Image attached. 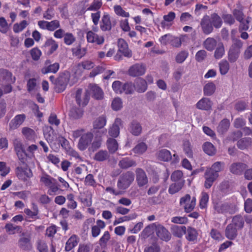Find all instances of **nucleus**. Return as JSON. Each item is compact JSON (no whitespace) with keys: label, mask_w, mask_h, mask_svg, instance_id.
<instances>
[{"label":"nucleus","mask_w":252,"mask_h":252,"mask_svg":"<svg viewBox=\"0 0 252 252\" xmlns=\"http://www.w3.org/2000/svg\"><path fill=\"white\" fill-rule=\"evenodd\" d=\"M157 224L153 223L150 224L143 230L141 233V237L145 239L152 235L154 233V231L156 230Z\"/></svg>","instance_id":"cd10ccee"},{"label":"nucleus","mask_w":252,"mask_h":252,"mask_svg":"<svg viewBox=\"0 0 252 252\" xmlns=\"http://www.w3.org/2000/svg\"><path fill=\"white\" fill-rule=\"evenodd\" d=\"M118 52L122 53L125 57L129 58L131 57V52L129 50L128 45L123 39H119L118 42Z\"/></svg>","instance_id":"2eb2a0df"},{"label":"nucleus","mask_w":252,"mask_h":252,"mask_svg":"<svg viewBox=\"0 0 252 252\" xmlns=\"http://www.w3.org/2000/svg\"><path fill=\"white\" fill-rule=\"evenodd\" d=\"M135 165V161L127 158H123L119 163V166L123 169H127Z\"/></svg>","instance_id":"e433bc0d"},{"label":"nucleus","mask_w":252,"mask_h":252,"mask_svg":"<svg viewBox=\"0 0 252 252\" xmlns=\"http://www.w3.org/2000/svg\"><path fill=\"white\" fill-rule=\"evenodd\" d=\"M175 18V13L174 12H169L167 15L163 16V21L161 22V26L165 28L167 26L172 25V22Z\"/></svg>","instance_id":"7c9ffc66"},{"label":"nucleus","mask_w":252,"mask_h":252,"mask_svg":"<svg viewBox=\"0 0 252 252\" xmlns=\"http://www.w3.org/2000/svg\"><path fill=\"white\" fill-rule=\"evenodd\" d=\"M203 150L209 156L213 155L216 152V149L214 145L210 142H206L204 144Z\"/></svg>","instance_id":"3c124183"},{"label":"nucleus","mask_w":252,"mask_h":252,"mask_svg":"<svg viewBox=\"0 0 252 252\" xmlns=\"http://www.w3.org/2000/svg\"><path fill=\"white\" fill-rule=\"evenodd\" d=\"M216 86L213 82L206 84L204 87V93L206 95H211L215 91Z\"/></svg>","instance_id":"79ce46f5"},{"label":"nucleus","mask_w":252,"mask_h":252,"mask_svg":"<svg viewBox=\"0 0 252 252\" xmlns=\"http://www.w3.org/2000/svg\"><path fill=\"white\" fill-rule=\"evenodd\" d=\"M224 167L223 163L220 162H216L214 163L212 167L210 168L209 173H216L221 172Z\"/></svg>","instance_id":"8fccbe9b"},{"label":"nucleus","mask_w":252,"mask_h":252,"mask_svg":"<svg viewBox=\"0 0 252 252\" xmlns=\"http://www.w3.org/2000/svg\"><path fill=\"white\" fill-rule=\"evenodd\" d=\"M0 80L4 85V83H14L15 81V78L13 77L12 74L8 70L0 69Z\"/></svg>","instance_id":"4468645a"},{"label":"nucleus","mask_w":252,"mask_h":252,"mask_svg":"<svg viewBox=\"0 0 252 252\" xmlns=\"http://www.w3.org/2000/svg\"><path fill=\"white\" fill-rule=\"evenodd\" d=\"M124 84L119 81H114L112 85L113 91L117 94L123 93V88Z\"/></svg>","instance_id":"680f3d73"},{"label":"nucleus","mask_w":252,"mask_h":252,"mask_svg":"<svg viewBox=\"0 0 252 252\" xmlns=\"http://www.w3.org/2000/svg\"><path fill=\"white\" fill-rule=\"evenodd\" d=\"M50 63L51 62L49 60L46 61L45 63V66L41 70L43 74H45L49 73H56L59 70L60 68L59 63H55L52 64Z\"/></svg>","instance_id":"9b49d317"},{"label":"nucleus","mask_w":252,"mask_h":252,"mask_svg":"<svg viewBox=\"0 0 252 252\" xmlns=\"http://www.w3.org/2000/svg\"><path fill=\"white\" fill-rule=\"evenodd\" d=\"M224 48L223 44L221 43H219L215 50L214 57L216 59L221 58L224 54Z\"/></svg>","instance_id":"5fc2aeb1"},{"label":"nucleus","mask_w":252,"mask_h":252,"mask_svg":"<svg viewBox=\"0 0 252 252\" xmlns=\"http://www.w3.org/2000/svg\"><path fill=\"white\" fill-rule=\"evenodd\" d=\"M14 150L20 159H22L26 154V150L21 140L15 139L13 142Z\"/></svg>","instance_id":"f3484780"},{"label":"nucleus","mask_w":252,"mask_h":252,"mask_svg":"<svg viewBox=\"0 0 252 252\" xmlns=\"http://www.w3.org/2000/svg\"><path fill=\"white\" fill-rule=\"evenodd\" d=\"M22 133L24 137L29 141H34L37 138V134L32 129L24 127L22 129Z\"/></svg>","instance_id":"6ab92c4d"},{"label":"nucleus","mask_w":252,"mask_h":252,"mask_svg":"<svg viewBox=\"0 0 252 252\" xmlns=\"http://www.w3.org/2000/svg\"><path fill=\"white\" fill-rule=\"evenodd\" d=\"M76 100L80 106H86L89 100L88 90L83 93L81 89H78L76 93Z\"/></svg>","instance_id":"423d86ee"},{"label":"nucleus","mask_w":252,"mask_h":252,"mask_svg":"<svg viewBox=\"0 0 252 252\" xmlns=\"http://www.w3.org/2000/svg\"><path fill=\"white\" fill-rule=\"evenodd\" d=\"M134 88L138 92L143 93L147 90V83L145 80L139 78L135 82Z\"/></svg>","instance_id":"72a5a7b5"},{"label":"nucleus","mask_w":252,"mask_h":252,"mask_svg":"<svg viewBox=\"0 0 252 252\" xmlns=\"http://www.w3.org/2000/svg\"><path fill=\"white\" fill-rule=\"evenodd\" d=\"M179 183H174L171 184L168 189V192L171 194H175L178 192L183 187L184 184V182L180 180Z\"/></svg>","instance_id":"ea45409f"},{"label":"nucleus","mask_w":252,"mask_h":252,"mask_svg":"<svg viewBox=\"0 0 252 252\" xmlns=\"http://www.w3.org/2000/svg\"><path fill=\"white\" fill-rule=\"evenodd\" d=\"M133 180L134 177L132 174H123L118 181V187L121 189H126L129 186Z\"/></svg>","instance_id":"6e6552de"},{"label":"nucleus","mask_w":252,"mask_h":252,"mask_svg":"<svg viewBox=\"0 0 252 252\" xmlns=\"http://www.w3.org/2000/svg\"><path fill=\"white\" fill-rule=\"evenodd\" d=\"M212 102L208 98L203 97L196 104V107L200 110H209L211 109Z\"/></svg>","instance_id":"4be33fe9"},{"label":"nucleus","mask_w":252,"mask_h":252,"mask_svg":"<svg viewBox=\"0 0 252 252\" xmlns=\"http://www.w3.org/2000/svg\"><path fill=\"white\" fill-rule=\"evenodd\" d=\"M204 48L209 51H213L217 46V41L213 38H207L203 43Z\"/></svg>","instance_id":"58836bf2"},{"label":"nucleus","mask_w":252,"mask_h":252,"mask_svg":"<svg viewBox=\"0 0 252 252\" xmlns=\"http://www.w3.org/2000/svg\"><path fill=\"white\" fill-rule=\"evenodd\" d=\"M85 132V129L84 128H78L71 131L70 136L72 138L75 140L79 137H81L82 135H84Z\"/></svg>","instance_id":"0e129e2a"},{"label":"nucleus","mask_w":252,"mask_h":252,"mask_svg":"<svg viewBox=\"0 0 252 252\" xmlns=\"http://www.w3.org/2000/svg\"><path fill=\"white\" fill-rule=\"evenodd\" d=\"M210 19L212 25L216 28H220L221 26L222 20L217 14L213 13L212 14Z\"/></svg>","instance_id":"37998d69"},{"label":"nucleus","mask_w":252,"mask_h":252,"mask_svg":"<svg viewBox=\"0 0 252 252\" xmlns=\"http://www.w3.org/2000/svg\"><path fill=\"white\" fill-rule=\"evenodd\" d=\"M106 124V119L104 116H101L96 119L93 122L94 129H101Z\"/></svg>","instance_id":"f704fd0d"},{"label":"nucleus","mask_w":252,"mask_h":252,"mask_svg":"<svg viewBox=\"0 0 252 252\" xmlns=\"http://www.w3.org/2000/svg\"><path fill=\"white\" fill-rule=\"evenodd\" d=\"M79 242V238L76 235H72L67 241L65 244V250L69 252L76 247Z\"/></svg>","instance_id":"393cba45"},{"label":"nucleus","mask_w":252,"mask_h":252,"mask_svg":"<svg viewBox=\"0 0 252 252\" xmlns=\"http://www.w3.org/2000/svg\"><path fill=\"white\" fill-rule=\"evenodd\" d=\"M111 106L114 110L118 111L120 110L123 107L122 99L119 97L115 98L112 102Z\"/></svg>","instance_id":"bf43d9fd"},{"label":"nucleus","mask_w":252,"mask_h":252,"mask_svg":"<svg viewBox=\"0 0 252 252\" xmlns=\"http://www.w3.org/2000/svg\"><path fill=\"white\" fill-rule=\"evenodd\" d=\"M101 144V139L100 138L95 139L94 141H92L90 146L89 148V151L94 152L98 149Z\"/></svg>","instance_id":"774afa93"},{"label":"nucleus","mask_w":252,"mask_h":252,"mask_svg":"<svg viewBox=\"0 0 252 252\" xmlns=\"http://www.w3.org/2000/svg\"><path fill=\"white\" fill-rule=\"evenodd\" d=\"M230 123L228 120L223 119L220 123L218 127V131L220 133L226 131L229 127Z\"/></svg>","instance_id":"c03bdc74"},{"label":"nucleus","mask_w":252,"mask_h":252,"mask_svg":"<svg viewBox=\"0 0 252 252\" xmlns=\"http://www.w3.org/2000/svg\"><path fill=\"white\" fill-rule=\"evenodd\" d=\"M81 202L84 205L90 207L92 204V193L87 191L81 195L80 197Z\"/></svg>","instance_id":"473e14b6"},{"label":"nucleus","mask_w":252,"mask_h":252,"mask_svg":"<svg viewBox=\"0 0 252 252\" xmlns=\"http://www.w3.org/2000/svg\"><path fill=\"white\" fill-rule=\"evenodd\" d=\"M73 54L78 58H82L85 55L87 52L86 48H81L80 46H77L72 49Z\"/></svg>","instance_id":"4d7b16f0"},{"label":"nucleus","mask_w":252,"mask_h":252,"mask_svg":"<svg viewBox=\"0 0 252 252\" xmlns=\"http://www.w3.org/2000/svg\"><path fill=\"white\" fill-rule=\"evenodd\" d=\"M58 47L57 43L52 39H49L45 42V48L49 54H52Z\"/></svg>","instance_id":"2f4dec72"},{"label":"nucleus","mask_w":252,"mask_h":252,"mask_svg":"<svg viewBox=\"0 0 252 252\" xmlns=\"http://www.w3.org/2000/svg\"><path fill=\"white\" fill-rule=\"evenodd\" d=\"M107 148L111 153L115 152L118 149V144L117 141L113 138H109L107 141Z\"/></svg>","instance_id":"a19ab883"},{"label":"nucleus","mask_w":252,"mask_h":252,"mask_svg":"<svg viewBox=\"0 0 252 252\" xmlns=\"http://www.w3.org/2000/svg\"><path fill=\"white\" fill-rule=\"evenodd\" d=\"M252 144V139L250 138H243L237 142V146L241 149H245Z\"/></svg>","instance_id":"a18cd8bd"},{"label":"nucleus","mask_w":252,"mask_h":252,"mask_svg":"<svg viewBox=\"0 0 252 252\" xmlns=\"http://www.w3.org/2000/svg\"><path fill=\"white\" fill-rule=\"evenodd\" d=\"M238 229L231 224H229L226 227L225 235L227 238L229 240H234L237 236Z\"/></svg>","instance_id":"a878e982"},{"label":"nucleus","mask_w":252,"mask_h":252,"mask_svg":"<svg viewBox=\"0 0 252 252\" xmlns=\"http://www.w3.org/2000/svg\"><path fill=\"white\" fill-rule=\"evenodd\" d=\"M68 81V78L67 76H60L58 78L56 85L57 91L59 93L63 91L66 88Z\"/></svg>","instance_id":"bb28decb"},{"label":"nucleus","mask_w":252,"mask_h":252,"mask_svg":"<svg viewBox=\"0 0 252 252\" xmlns=\"http://www.w3.org/2000/svg\"><path fill=\"white\" fill-rule=\"evenodd\" d=\"M147 149V146L145 143L143 142L138 144L133 149L134 153L137 154H142L144 153Z\"/></svg>","instance_id":"13d9d810"},{"label":"nucleus","mask_w":252,"mask_h":252,"mask_svg":"<svg viewBox=\"0 0 252 252\" xmlns=\"http://www.w3.org/2000/svg\"><path fill=\"white\" fill-rule=\"evenodd\" d=\"M247 165L243 163H233L230 167V171L232 173H240L244 171L248 172L247 173H252V169L248 170Z\"/></svg>","instance_id":"ddd939ff"},{"label":"nucleus","mask_w":252,"mask_h":252,"mask_svg":"<svg viewBox=\"0 0 252 252\" xmlns=\"http://www.w3.org/2000/svg\"><path fill=\"white\" fill-rule=\"evenodd\" d=\"M204 187L206 189H210L213 183L217 180L218 174H204Z\"/></svg>","instance_id":"c756f323"},{"label":"nucleus","mask_w":252,"mask_h":252,"mask_svg":"<svg viewBox=\"0 0 252 252\" xmlns=\"http://www.w3.org/2000/svg\"><path fill=\"white\" fill-rule=\"evenodd\" d=\"M136 181L139 187H142L148 183V178L146 174H137Z\"/></svg>","instance_id":"e2e57ef3"},{"label":"nucleus","mask_w":252,"mask_h":252,"mask_svg":"<svg viewBox=\"0 0 252 252\" xmlns=\"http://www.w3.org/2000/svg\"><path fill=\"white\" fill-rule=\"evenodd\" d=\"M94 66V63L91 61L85 60L79 63L77 66L76 73L81 74L84 70H90Z\"/></svg>","instance_id":"dca6fc26"},{"label":"nucleus","mask_w":252,"mask_h":252,"mask_svg":"<svg viewBox=\"0 0 252 252\" xmlns=\"http://www.w3.org/2000/svg\"><path fill=\"white\" fill-rule=\"evenodd\" d=\"M112 28L110 17L108 14L104 13L100 23V29L103 31H110Z\"/></svg>","instance_id":"412c9836"},{"label":"nucleus","mask_w":252,"mask_h":252,"mask_svg":"<svg viewBox=\"0 0 252 252\" xmlns=\"http://www.w3.org/2000/svg\"><path fill=\"white\" fill-rule=\"evenodd\" d=\"M102 5L101 0H94L93 2L87 9V10L96 11L99 9Z\"/></svg>","instance_id":"338daca9"},{"label":"nucleus","mask_w":252,"mask_h":252,"mask_svg":"<svg viewBox=\"0 0 252 252\" xmlns=\"http://www.w3.org/2000/svg\"><path fill=\"white\" fill-rule=\"evenodd\" d=\"M89 94H92V96L96 99H101L103 97V92L101 89L95 84H90L88 86Z\"/></svg>","instance_id":"1a4fd4ad"},{"label":"nucleus","mask_w":252,"mask_h":252,"mask_svg":"<svg viewBox=\"0 0 252 252\" xmlns=\"http://www.w3.org/2000/svg\"><path fill=\"white\" fill-rule=\"evenodd\" d=\"M96 224L92 227V235L93 237L98 236L100 232V230L105 227V222L100 220H97Z\"/></svg>","instance_id":"b1692460"},{"label":"nucleus","mask_w":252,"mask_h":252,"mask_svg":"<svg viewBox=\"0 0 252 252\" xmlns=\"http://www.w3.org/2000/svg\"><path fill=\"white\" fill-rule=\"evenodd\" d=\"M25 116L23 114L16 116L10 124V127L16 128L20 126L24 121Z\"/></svg>","instance_id":"c9c22d12"},{"label":"nucleus","mask_w":252,"mask_h":252,"mask_svg":"<svg viewBox=\"0 0 252 252\" xmlns=\"http://www.w3.org/2000/svg\"><path fill=\"white\" fill-rule=\"evenodd\" d=\"M141 126L139 123L136 122L131 123L130 126V131L133 135H139L141 133Z\"/></svg>","instance_id":"09e8293b"},{"label":"nucleus","mask_w":252,"mask_h":252,"mask_svg":"<svg viewBox=\"0 0 252 252\" xmlns=\"http://www.w3.org/2000/svg\"><path fill=\"white\" fill-rule=\"evenodd\" d=\"M122 124V120L119 118H117L114 124L109 130V134L110 136L116 137L120 133V126Z\"/></svg>","instance_id":"5701e85b"},{"label":"nucleus","mask_w":252,"mask_h":252,"mask_svg":"<svg viewBox=\"0 0 252 252\" xmlns=\"http://www.w3.org/2000/svg\"><path fill=\"white\" fill-rule=\"evenodd\" d=\"M245 220L241 215H236L232 218V222L230 223L232 225L237 228L238 229H241L244 225Z\"/></svg>","instance_id":"c85d7f7f"},{"label":"nucleus","mask_w":252,"mask_h":252,"mask_svg":"<svg viewBox=\"0 0 252 252\" xmlns=\"http://www.w3.org/2000/svg\"><path fill=\"white\" fill-rule=\"evenodd\" d=\"M173 233L178 237H181L183 234L186 233V227L185 226H175L173 228Z\"/></svg>","instance_id":"6e6d98bb"},{"label":"nucleus","mask_w":252,"mask_h":252,"mask_svg":"<svg viewBox=\"0 0 252 252\" xmlns=\"http://www.w3.org/2000/svg\"><path fill=\"white\" fill-rule=\"evenodd\" d=\"M114 10L115 13L118 16L126 18H128L130 16L129 13L128 12H126L121 6L119 5H114Z\"/></svg>","instance_id":"4c0bfd02"},{"label":"nucleus","mask_w":252,"mask_h":252,"mask_svg":"<svg viewBox=\"0 0 252 252\" xmlns=\"http://www.w3.org/2000/svg\"><path fill=\"white\" fill-rule=\"evenodd\" d=\"M86 38L88 42L99 45H102L104 42L103 35H99L92 31H89L87 32Z\"/></svg>","instance_id":"39448f33"},{"label":"nucleus","mask_w":252,"mask_h":252,"mask_svg":"<svg viewBox=\"0 0 252 252\" xmlns=\"http://www.w3.org/2000/svg\"><path fill=\"white\" fill-rule=\"evenodd\" d=\"M63 40L65 44L70 45L74 42L76 38L72 33L67 32L64 35Z\"/></svg>","instance_id":"052dcab7"},{"label":"nucleus","mask_w":252,"mask_h":252,"mask_svg":"<svg viewBox=\"0 0 252 252\" xmlns=\"http://www.w3.org/2000/svg\"><path fill=\"white\" fill-rule=\"evenodd\" d=\"M214 208L217 213L220 214H233L237 210L235 205L228 203H216L214 205Z\"/></svg>","instance_id":"f03ea898"},{"label":"nucleus","mask_w":252,"mask_h":252,"mask_svg":"<svg viewBox=\"0 0 252 252\" xmlns=\"http://www.w3.org/2000/svg\"><path fill=\"white\" fill-rule=\"evenodd\" d=\"M83 114V110L80 108H72L69 113L70 117L74 119H78L82 117Z\"/></svg>","instance_id":"69168bd1"},{"label":"nucleus","mask_w":252,"mask_h":252,"mask_svg":"<svg viewBox=\"0 0 252 252\" xmlns=\"http://www.w3.org/2000/svg\"><path fill=\"white\" fill-rule=\"evenodd\" d=\"M200 25L204 33L208 34L213 31V25L209 16L205 15L203 17L201 20Z\"/></svg>","instance_id":"f8f14e48"},{"label":"nucleus","mask_w":252,"mask_h":252,"mask_svg":"<svg viewBox=\"0 0 252 252\" xmlns=\"http://www.w3.org/2000/svg\"><path fill=\"white\" fill-rule=\"evenodd\" d=\"M94 138L93 133L91 131H88L81 136L78 142L77 147L82 151H85L87 149H89Z\"/></svg>","instance_id":"7ed1b4c3"},{"label":"nucleus","mask_w":252,"mask_h":252,"mask_svg":"<svg viewBox=\"0 0 252 252\" xmlns=\"http://www.w3.org/2000/svg\"><path fill=\"white\" fill-rule=\"evenodd\" d=\"M28 23L26 20H23L19 23L13 25V30L14 32L18 33L22 32L28 26Z\"/></svg>","instance_id":"de8ad7c7"},{"label":"nucleus","mask_w":252,"mask_h":252,"mask_svg":"<svg viewBox=\"0 0 252 252\" xmlns=\"http://www.w3.org/2000/svg\"><path fill=\"white\" fill-rule=\"evenodd\" d=\"M156 156L157 159L160 161H168L171 159L170 152L165 149H162L158 151Z\"/></svg>","instance_id":"a211bd4d"},{"label":"nucleus","mask_w":252,"mask_h":252,"mask_svg":"<svg viewBox=\"0 0 252 252\" xmlns=\"http://www.w3.org/2000/svg\"><path fill=\"white\" fill-rule=\"evenodd\" d=\"M185 35H181L179 37H175L172 35V39L170 42V44L175 47H179L181 46L182 41H183L185 38Z\"/></svg>","instance_id":"49530a36"},{"label":"nucleus","mask_w":252,"mask_h":252,"mask_svg":"<svg viewBox=\"0 0 252 252\" xmlns=\"http://www.w3.org/2000/svg\"><path fill=\"white\" fill-rule=\"evenodd\" d=\"M156 234L158 238L161 240L167 242L171 239V234L168 230L163 226L158 224L157 225Z\"/></svg>","instance_id":"9d476101"},{"label":"nucleus","mask_w":252,"mask_h":252,"mask_svg":"<svg viewBox=\"0 0 252 252\" xmlns=\"http://www.w3.org/2000/svg\"><path fill=\"white\" fill-rule=\"evenodd\" d=\"M30 233L23 232L20 235L18 241V247L23 251H30L32 249Z\"/></svg>","instance_id":"f257e3e1"},{"label":"nucleus","mask_w":252,"mask_h":252,"mask_svg":"<svg viewBox=\"0 0 252 252\" xmlns=\"http://www.w3.org/2000/svg\"><path fill=\"white\" fill-rule=\"evenodd\" d=\"M219 69L221 75L226 74L229 69V65L227 61L222 60L219 63Z\"/></svg>","instance_id":"864d4df0"},{"label":"nucleus","mask_w":252,"mask_h":252,"mask_svg":"<svg viewBox=\"0 0 252 252\" xmlns=\"http://www.w3.org/2000/svg\"><path fill=\"white\" fill-rule=\"evenodd\" d=\"M146 66L142 63H136L131 66L128 70V74L132 76H141L146 72Z\"/></svg>","instance_id":"0eeeda50"},{"label":"nucleus","mask_w":252,"mask_h":252,"mask_svg":"<svg viewBox=\"0 0 252 252\" xmlns=\"http://www.w3.org/2000/svg\"><path fill=\"white\" fill-rule=\"evenodd\" d=\"M38 149L37 146L34 144H32L29 146L26 150V154L25 156L30 158H34V152Z\"/></svg>","instance_id":"603ef678"},{"label":"nucleus","mask_w":252,"mask_h":252,"mask_svg":"<svg viewBox=\"0 0 252 252\" xmlns=\"http://www.w3.org/2000/svg\"><path fill=\"white\" fill-rule=\"evenodd\" d=\"M180 205L183 207L186 213L191 212L195 206L194 201H190V196L189 194H186L181 198Z\"/></svg>","instance_id":"20e7f679"},{"label":"nucleus","mask_w":252,"mask_h":252,"mask_svg":"<svg viewBox=\"0 0 252 252\" xmlns=\"http://www.w3.org/2000/svg\"><path fill=\"white\" fill-rule=\"evenodd\" d=\"M186 239L190 242H195L197 240L198 232L197 230L191 226L186 228Z\"/></svg>","instance_id":"aec40b11"}]
</instances>
